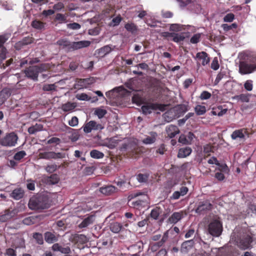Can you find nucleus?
<instances>
[{
  "mask_svg": "<svg viewBox=\"0 0 256 256\" xmlns=\"http://www.w3.org/2000/svg\"><path fill=\"white\" fill-rule=\"evenodd\" d=\"M200 34H194L191 38L190 42L192 44H196L199 42Z\"/></svg>",
  "mask_w": 256,
  "mask_h": 256,
  "instance_id": "69168bd1",
  "label": "nucleus"
},
{
  "mask_svg": "<svg viewBox=\"0 0 256 256\" xmlns=\"http://www.w3.org/2000/svg\"><path fill=\"white\" fill-rule=\"evenodd\" d=\"M234 16L232 14H227L224 18V20L226 22H231L234 19Z\"/></svg>",
  "mask_w": 256,
  "mask_h": 256,
  "instance_id": "6e6d98bb",
  "label": "nucleus"
},
{
  "mask_svg": "<svg viewBox=\"0 0 256 256\" xmlns=\"http://www.w3.org/2000/svg\"><path fill=\"white\" fill-rule=\"evenodd\" d=\"M46 70L44 65H41L40 66H30L28 69L24 70V72L27 77L37 80L39 72Z\"/></svg>",
  "mask_w": 256,
  "mask_h": 256,
  "instance_id": "20e7f679",
  "label": "nucleus"
},
{
  "mask_svg": "<svg viewBox=\"0 0 256 256\" xmlns=\"http://www.w3.org/2000/svg\"><path fill=\"white\" fill-rule=\"evenodd\" d=\"M68 26L72 30H78L80 28V25L76 22L69 24H68Z\"/></svg>",
  "mask_w": 256,
  "mask_h": 256,
  "instance_id": "bf43d9fd",
  "label": "nucleus"
},
{
  "mask_svg": "<svg viewBox=\"0 0 256 256\" xmlns=\"http://www.w3.org/2000/svg\"><path fill=\"white\" fill-rule=\"evenodd\" d=\"M12 216L10 214L8 211H6V213L0 216V220L4 222L6 220L10 218Z\"/></svg>",
  "mask_w": 256,
  "mask_h": 256,
  "instance_id": "864d4df0",
  "label": "nucleus"
},
{
  "mask_svg": "<svg viewBox=\"0 0 256 256\" xmlns=\"http://www.w3.org/2000/svg\"><path fill=\"white\" fill-rule=\"evenodd\" d=\"M56 44L62 46L63 48H66L68 51H72V42L66 39H60L56 42Z\"/></svg>",
  "mask_w": 256,
  "mask_h": 256,
  "instance_id": "412c9836",
  "label": "nucleus"
},
{
  "mask_svg": "<svg viewBox=\"0 0 256 256\" xmlns=\"http://www.w3.org/2000/svg\"><path fill=\"white\" fill-rule=\"evenodd\" d=\"M94 216L92 215L88 216L83 220V221L78 225V227L81 228H86L89 225L92 224L94 222Z\"/></svg>",
  "mask_w": 256,
  "mask_h": 256,
  "instance_id": "5701e85b",
  "label": "nucleus"
},
{
  "mask_svg": "<svg viewBox=\"0 0 256 256\" xmlns=\"http://www.w3.org/2000/svg\"><path fill=\"white\" fill-rule=\"evenodd\" d=\"M12 94V90L9 88H4L0 92V96L4 99H6L10 96Z\"/></svg>",
  "mask_w": 256,
  "mask_h": 256,
  "instance_id": "72a5a7b5",
  "label": "nucleus"
},
{
  "mask_svg": "<svg viewBox=\"0 0 256 256\" xmlns=\"http://www.w3.org/2000/svg\"><path fill=\"white\" fill-rule=\"evenodd\" d=\"M39 156L40 158L43 159H57L64 158L65 157V154H64L61 152L56 153L54 152H46L40 153Z\"/></svg>",
  "mask_w": 256,
  "mask_h": 256,
  "instance_id": "0eeeda50",
  "label": "nucleus"
},
{
  "mask_svg": "<svg viewBox=\"0 0 256 256\" xmlns=\"http://www.w3.org/2000/svg\"><path fill=\"white\" fill-rule=\"evenodd\" d=\"M24 194V191L20 188L14 189L11 194V196L15 200H20Z\"/></svg>",
  "mask_w": 256,
  "mask_h": 256,
  "instance_id": "393cba45",
  "label": "nucleus"
},
{
  "mask_svg": "<svg viewBox=\"0 0 256 256\" xmlns=\"http://www.w3.org/2000/svg\"><path fill=\"white\" fill-rule=\"evenodd\" d=\"M78 118L76 116H73L71 120L69 121L68 124L72 126H74L78 125Z\"/></svg>",
  "mask_w": 256,
  "mask_h": 256,
  "instance_id": "4d7b16f0",
  "label": "nucleus"
},
{
  "mask_svg": "<svg viewBox=\"0 0 256 256\" xmlns=\"http://www.w3.org/2000/svg\"><path fill=\"white\" fill-rule=\"evenodd\" d=\"M116 190V188L112 185L102 187L100 188V192L106 196L110 195L115 192Z\"/></svg>",
  "mask_w": 256,
  "mask_h": 256,
  "instance_id": "f3484780",
  "label": "nucleus"
},
{
  "mask_svg": "<svg viewBox=\"0 0 256 256\" xmlns=\"http://www.w3.org/2000/svg\"><path fill=\"white\" fill-rule=\"evenodd\" d=\"M90 44L91 42L89 40H81L79 42H72V51L87 48L90 46Z\"/></svg>",
  "mask_w": 256,
  "mask_h": 256,
  "instance_id": "9b49d317",
  "label": "nucleus"
},
{
  "mask_svg": "<svg viewBox=\"0 0 256 256\" xmlns=\"http://www.w3.org/2000/svg\"><path fill=\"white\" fill-rule=\"evenodd\" d=\"M162 117L165 122H169L178 118L173 108H170V110L166 112L163 114Z\"/></svg>",
  "mask_w": 256,
  "mask_h": 256,
  "instance_id": "f8f14e48",
  "label": "nucleus"
},
{
  "mask_svg": "<svg viewBox=\"0 0 256 256\" xmlns=\"http://www.w3.org/2000/svg\"><path fill=\"white\" fill-rule=\"evenodd\" d=\"M28 183L26 184L27 188L30 190H34L35 188L34 184L30 180H28Z\"/></svg>",
  "mask_w": 256,
  "mask_h": 256,
  "instance_id": "774afa93",
  "label": "nucleus"
},
{
  "mask_svg": "<svg viewBox=\"0 0 256 256\" xmlns=\"http://www.w3.org/2000/svg\"><path fill=\"white\" fill-rule=\"evenodd\" d=\"M256 70V64H249L245 62H241L239 64V72L242 74L252 73Z\"/></svg>",
  "mask_w": 256,
  "mask_h": 256,
  "instance_id": "423d86ee",
  "label": "nucleus"
},
{
  "mask_svg": "<svg viewBox=\"0 0 256 256\" xmlns=\"http://www.w3.org/2000/svg\"><path fill=\"white\" fill-rule=\"evenodd\" d=\"M76 107L74 103L67 102L62 106V108L64 112H68L73 110Z\"/></svg>",
  "mask_w": 256,
  "mask_h": 256,
  "instance_id": "e433bc0d",
  "label": "nucleus"
},
{
  "mask_svg": "<svg viewBox=\"0 0 256 256\" xmlns=\"http://www.w3.org/2000/svg\"><path fill=\"white\" fill-rule=\"evenodd\" d=\"M196 59L198 65L202 64V65L204 66L208 64L210 62V58L207 54L204 52H198L196 54Z\"/></svg>",
  "mask_w": 256,
  "mask_h": 256,
  "instance_id": "9d476101",
  "label": "nucleus"
},
{
  "mask_svg": "<svg viewBox=\"0 0 256 256\" xmlns=\"http://www.w3.org/2000/svg\"><path fill=\"white\" fill-rule=\"evenodd\" d=\"M56 86L54 84H46L42 87V90L44 91H51L55 90Z\"/></svg>",
  "mask_w": 256,
  "mask_h": 256,
  "instance_id": "de8ad7c7",
  "label": "nucleus"
},
{
  "mask_svg": "<svg viewBox=\"0 0 256 256\" xmlns=\"http://www.w3.org/2000/svg\"><path fill=\"white\" fill-rule=\"evenodd\" d=\"M124 28L128 31L132 33H135L138 30L136 26L132 23H128L126 24Z\"/></svg>",
  "mask_w": 256,
  "mask_h": 256,
  "instance_id": "f704fd0d",
  "label": "nucleus"
},
{
  "mask_svg": "<svg viewBox=\"0 0 256 256\" xmlns=\"http://www.w3.org/2000/svg\"><path fill=\"white\" fill-rule=\"evenodd\" d=\"M178 142L184 144H190L188 140L186 138L184 135H181L179 138Z\"/></svg>",
  "mask_w": 256,
  "mask_h": 256,
  "instance_id": "338daca9",
  "label": "nucleus"
},
{
  "mask_svg": "<svg viewBox=\"0 0 256 256\" xmlns=\"http://www.w3.org/2000/svg\"><path fill=\"white\" fill-rule=\"evenodd\" d=\"M249 94H241L239 96H236L234 97V98L237 99L238 100H240L242 102H249Z\"/></svg>",
  "mask_w": 256,
  "mask_h": 256,
  "instance_id": "58836bf2",
  "label": "nucleus"
},
{
  "mask_svg": "<svg viewBox=\"0 0 256 256\" xmlns=\"http://www.w3.org/2000/svg\"><path fill=\"white\" fill-rule=\"evenodd\" d=\"M44 240L46 242L48 243H53L55 242L58 241V236H55L53 233L47 232L44 233Z\"/></svg>",
  "mask_w": 256,
  "mask_h": 256,
  "instance_id": "b1692460",
  "label": "nucleus"
},
{
  "mask_svg": "<svg viewBox=\"0 0 256 256\" xmlns=\"http://www.w3.org/2000/svg\"><path fill=\"white\" fill-rule=\"evenodd\" d=\"M211 94L210 92L206 91H204L201 94L200 98L202 100H206L209 98Z\"/></svg>",
  "mask_w": 256,
  "mask_h": 256,
  "instance_id": "680f3d73",
  "label": "nucleus"
},
{
  "mask_svg": "<svg viewBox=\"0 0 256 256\" xmlns=\"http://www.w3.org/2000/svg\"><path fill=\"white\" fill-rule=\"evenodd\" d=\"M18 139V136L14 132H11L0 140V144L4 146H12L16 144Z\"/></svg>",
  "mask_w": 256,
  "mask_h": 256,
  "instance_id": "39448f33",
  "label": "nucleus"
},
{
  "mask_svg": "<svg viewBox=\"0 0 256 256\" xmlns=\"http://www.w3.org/2000/svg\"><path fill=\"white\" fill-rule=\"evenodd\" d=\"M76 98L80 100H89L90 98L86 94H77L76 95Z\"/></svg>",
  "mask_w": 256,
  "mask_h": 256,
  "instance_id": "603ef678",
  "label": "nucleus"
},
{
  "mask_svg": "<svg viewBox=\"0 0 256 256\" xmlns=\"http://www.w3.org/2000/svg\"><path fill=\"white\" fill-rule=\"evenodd\" d=\"M252 238L250 236H244L243 237L240 239L238 246L240 249L245 250L250 247V244L252 243Z\"/></svg>",
  "mask_w": 256,
  "mask_h": 256,
  "instance_id": "6e6552de",
  "label": "nucleus"
},
{
  "mask_svg": "<svg viewBox=\"0 0 256 256\" xmlns=\"http://www.w3.org/2000/svg\"><path fill=\"white\" fill-rule=\"evenodd\" d=\"M34 42V38L32 37H26L22 39V40L18 42V44H23L27 45L30 44H32Z\"/></svg>",
  "mask_w": 256,
  "mask_h": 256,
  "instance_id": "79ce46f5",
  "label": "nucleus"
},
{
  "mask_svg": "<svg viewBox=\"0 0 256 256\" xmlns=\"http://www.w3.org/2000/svg\"><path fill=\"white\" fill-rule=\"evenodd\" d=\"M192 152V149L190 148H185L180 149L178 153V158H185L189 156Z\"/></svg>",
  "mask_w": 256,
  "mask_h": 256,
  "instance_id": "c756f323",
  "label": "nucleus"
},
{
  "mask_svg": "<svg viewBox=\"0 0 256 256\" xmlns=\"http://www.w3.org/2000/svg\"><path fill=\"white\" fill-rule=\"evenodd\" d=\"M59 178L56 174H52L50 176L45 178V182L48 184H54L59 182Z\"/></svg>",
  "mask_w": 256,
  "mask_h": 256,
  "instance_id": "a878e982",
  "label": "nucleus"
},
{
  "mask_svg": "<svg viewBox=\"0 0 256 256\" xmlns=\"http://www.w3.org/2000/svg\"><path fill=\"white\" fill-rule=\"evenodd\" d=\"M90 156L94 158H100L104 157V154L97 150H92L90 152Z\"/></svg>",
  "mask_w": 256,
  "mask_h": 256,
  "instance_id": "37998d69",
  "label": "nucleus"
},
{
  "mask_svg": "<svg viewBox=\"0 0 256 256\" xmlns=\"http://www.w3.org/2000/svg\"><path fill=\"white\" fill-rule=\"evenodd\" d=\"M122 20V18L119 15L114 18L112 22L108 24L110 26H118Z\"/></svg>",
  "mask_w": 256,
  "mask_h": 256,
  "instance_id": "ea45409f",
  "label": "nucleus"
},
{
  "mask_svg": "<svg viewBox=\"0 0 256 256\" xmlns=\"http://www.w3.org/2000/svg\"><path fill=\"white\" fill-rule=\"evenodd\" d=\"M26 155L24 151L22 150L16 152L14 156V159L17 160H20L22 158Z\"/></svg>",
  "mask_w": 256,
  "mask_h": 256,
  "instance_id": "09e8293b",
  "label": "nucleus"
},
{
  "mask_svg": "<svg viewBox=\"0 0 256 256\" xmlns=\"http://www.w3.org/2000/svg\"><path fill=\"white\" fill-rule=\"evenodd\" d=\"M45 24L38 20H35L32 22V26L37 30H41L44 28Z\"/></svg>",
  "mask_w": 256,
  "mask_h": 256,
  "instance_id": "2f4dec72",
  "label": "nucleus"
},
{
  "mask_svg": "<svg viewBox=\"0 0 256 256\" xmlns=\"http://www.w3.org/2000/svg\"><path fill=\"white\" fill-rule=\"evenodd\" d=\"M188 105L186 104H180L178 105L173 108L174 110L178 117H180L182 114L188 110Z\"/></svg>",
  "mask_w": 256,
  "mask_h": 256,
  "instance_id": "4be33fe9",
  "label": "nucleus"
},
{
  "mask_svg": "<svg viewBox=\"0 0 256 256\" xmlns=\"http://www.w3.org/2000/svg\"><path fill=\"white\" fill-rule=\"evenodd\" d=\"M112 50V48H111V47L108 45L104 46V47L98 50L97 52L100 56L104 57L106 54L110 53Z\"/></svg>",
  "mask_w": 256,
  "mask_h": 256,
  "instance_id": "c85d7f7f",
  "label": "nucleus"
},
{
  "mask_svg": "<svg viewBox=\"0 0 256 256\" xmlns=\"http://www.w3.org/2000/svg\"><path fill=\"white\" fill-rule=\"evenodd\" d=\"M212 207V205L208 201L200 202L196 212L200 213L204 210H210Z\"/></svg>",
  "mask_w": 256,
  "mask_h": 256,
  "instance_id": "2eb2a0df",
  "label": "nucleus"
},
{
  "mask_svg": "<svg viewBox=\"0 0 256 256\" xmlns=\"http://www.w3.org/2000/svg\"><path fill=\"white\" fill-rule=\"evenodd\" d=\"M195 112L198 115H202L206 112V108L204 106L198 105L195 107Z\"/></svg>",
  "mask_w": 256,
  "mask_h": 256,
  "instance_id": "a19ab883",
  "label": "nucleus"
},
{
  "mask_svg": "<svg viewBox=\"0 0 256 256\" xmlns=\"http://www.w3.org/2000/svg\"><path fill=\"white\" fill-rule=\"evenodd\" d=\"M188 191V188L186 186H182L180 191L175 192L173 194L172 198L174 199H178L180 196H183L185 195Z\"/></svg>",
  "mask_w": 256,
  "mask_h": 256,
  "instance_id": "cd10ccee",
  "label": "nucleus"
},
{
  "mask_svg": "<svg viewBox=\"0 0 256 256\" xmlns=\"http://www.w3.org/2000/svg\"><path fill=\"white\" fill-rule=\"evenodd\" d=\"M168 106L166 104H158L156 103H148L142 107V112L145 114H150L152 110H157L164 112L166 110V108Z\"/></svg>",
  "mask_w": 256,
  "mask_h": 256,
  "instance_id": "7ed1b4c3",
  "label": "nucleus"
},
{
  "mask_svg": "<svg viewBox=\"0 0 256 256\" xmlns=\"http://www.w3.org/2000/svg\"><path fill=\"white\" fill-rule=\"evenodd\" d=\"M56 170V164H51L46 166V172L50 173H52L55 172Z\"/></svg>",
  "mask_w": 256,
  "mask_h": 256,
  "instance_id": "5fc2aeb1",
  "label": "nucleus"
},
{
  "mask_svg": "<svg viewBox=\"0 0 256 256\" xmlns=\"http://www.w3.org/2000/svg\"><path fill=\"white\" fill-rule=\"evenodd\" d=\"M208 231L212 236H219L222 232V224L218 220H213L208 224Z\"/></svg>",
  "mask_w": 256,
  "mask_h": 256,
  "instance_id": "f03ea898",
  "label": "nucleus"
},
{
  "mask_svg": "<svg viewBox=\"0 0 256 256\" xmlns=\"http://www.w3.org/2000/svg\"><path fill=\"white\" fill-rule=\"evenodd\" d=\"M168 232H164V234L163 235V236L161 240L158 242L154 243V244H152L151 246V250L152 252H156L157 250L162 246H163V244H164V242L168 240Z\"/></svg>",
  "mask_w": 256,
  "mask_h": 256,
  "instance_id": "4468645a",
  "label": "nucleus"
},
{
  "mask_svg": "<svg viewBox=\"0 0 256 256\" xmlns=\"http://www.w3.org/2000/svg\"><path fill=\"white\" fill-rule=\"evenodd\" d=\"M236 26L237 25L236 24H232L230 26H228L227 24H223L222 25V27L223 28L224 30L226 31L232 29V28H236Z\"/></svg>",
  "mask_w": 256,
  "mask_h": 256,
  "instance_id": "e2e57ef3",
  "label": "nucleus"
},
{
  "mask_svg": "<svg viewBox=\"0 0 256 256\" xmlns=\"http://www.w3.org/2000/svg\"><path fill=\"white\" fill-rule=\"evenodd\" d=\"M103 127L100 124H97L94 121H90L84 128V131L86 133L90 132L92 130H102Z\"/></svg>",
  "mask_w": 256,
  "mask_h": 256,
  "instance_id": "1a4fd4ad",
  "label": "nucleus"
},
{
  "mask_svg": "<svg viewBox=\"0 0 256 256\" xmlns=\"http://www.w3.org/2000/svg\"><path fill=\"white\" fill-rule=\"evenodd\" d=\"M172 38V40L176 42L182 41L185 38L184 36L175 33H174V36Z\"/></svg>",
  "mask_w": 256,
  "mask_h": 256,
  "instance_id": "8fccbe9b",
  "label": "nucleus"
},
{
  "mask_svg": "<svg viewBox=\"0 0 256 256\" xmlns=\"http://www.w3.org/2000/svg\"><path fill=\"white\" fill-rule=\"evenodd\" d=\"M7 34L0 36V48L2 47L4 43L8 40Z\"/></svg>",
  "mask_w": 256,
  "mask_h": 256,
  "instance_id": "052dcab7",
  "label": "nucleus"
},
{
  "mask_svg": "<svg viewBox=\"0 0 256 256\" xmlns=\"http://www.w3.org/2000/svg\"><path fill=\"white\" fill-rule=\"evenodd\" d=\"M138 180L140 182H145L147 180V176L142 174H140L137 176Z\"/></svg>",
  "mask_w": 256,
  "mask_h": 256,
  "instance_id": "0e129e2a",
  "label": "nucleus"
},
{
  "mask_svg": "<svg viewBox=\"0 0 256 256\" xmlns=\"http://www.w3.org/2000/svg\"><path fill=\"white\" fill-rule=\"evenodd\" d=\"M42 129V126L41 124H36L30 126L28 128V132L30 134H34L36 132L41 130Z\"/></svg>",
  "mask_w": 256,
  "mask_h": 256,
  "instance_id": "473e14b6",
  "label": "nucleus"
},
{
  "mask_svg": "<svg viewBox=\"0 0 256 256\" xmlns=\"http://www.w3.org/2000/svg\"><path fill=\"white\" fill-rule=\"evenodd\" d=\"M170 30L174 32H180L182 30V26L178 24H172L170 26Z\"/></svg>",
  "mask_w": 256,
  "mask_h": 256,
  "instance_id": "3c124183",
  "label": "nucleus"
},
{
  "mask_svg": "<svg viewBox=\"0 0 256 256\" xmlns=\"http://www.w3.org/2000/svg\"><path fill=\"white\" fill-rule=\"evenodd\" d=\"M146 200L145 198L141 200H138L136 201H132L131 198L129 200H128V204L130 206H141L142 204L144 202V200Z\"/></svg>",
  "mask_w": 256,
  "mask_h": 256,
  "instance_id": "c03bdc74",
  "label": "nucleus"
},
{
  "mask_svg": "<svg viewBox=\"0 0 256 256\" xmlns=\"http://www.w3.org/2000/svg\"><path fill=\"white\" fill-rule=\"evenodd\" d=\"M231 136L233 140H236L238 138H243L244 137V135L242 132V130H235L232 132Z\"/></svg>",
  "mask_w": 256,
  "mask_h": 256,
  "instance_id": "4c0bfd02",
  "label": "nucleus"
},
{
  "mask_svg": "<svg viewBox=\"0 0 256 256\" xmlns=\"http://www.w3.org/2000/svg\"><path fill=\"white\" fill-rule=\"evenodd\" d=\"M110 228L112 232L118 233L120 230L122 225L118 222H114L110 224Z\"/></svg>",
  "mask_w": 256,
  "mask_h": 256,
  "instance_id": "c9c22d12",
  "label": "nucleus"
},
{
  "mask_svg": "<svg viewBox=\"0 0 256 256\" xmlns=\"http://www.w3.org/2000/svg\"><path fill=\"white\" fill-rule=\"evenodd\" d=\"M194 242L192 240L185 241L182 244L180 251L183 253L188 252L194 246Z\"/></svg>",
  "mask_w": 256,
  "mask_h": 256,
  "instance_id": "dca6fc26",
  "label": "nucleus"
},
{
  "mask_svg": "<svg viewBox=\"0 0 256 256\" xmlns=\"http://www.w3.org/2000/svg\"><path fill=\"white\" fill-rule=\"evenodd\" d=\"M30 208L34 210H43L49 207L48 199L44 196L32 198L28 202Z\"/></svg>",
  "mask_w": 256,
  "mask_h": 256,
  "instance_id": "f257e3e1",
  "label": "nucleus"
},
{
  "mask_svg": "<svg viewBox=\"0 0 256 256\" xmlns=\"http://www.w3.org/2000/svg\"><path fill=\"white\" fill-rule=\"evenodd\" d=\"M244 88L248 91H251L252 90V84L251 80H247L244 84Z\"/></svg>",
  "mask_w": 256,
  "mask_h": 256,
  "instance_id": "13d9d810",
  "label": "nucleus"
},
{
  "mask_svg": "<svg viewBox=\"0 0 256 256\" xmlns=\"http://www.w3.org/2000/svg\"><path fill=\"white\" fill-rule=\"evenodd\" d=\"M157 136L158 134L156 132H150V136H147L146 138L143 139L142 142L144 144H153L156 142Z\"/></svg>",
  "mask_w": 256,
  "mask_h": 256,
  "instance_id": "aec40b11",
  "label": "nucleus"
},
{
  "mask_svg": "<svg viewBox=\"0 0 256 256\" xmlns=\"http://www.w3.org/2000/svg\"><path fill=\"white\" fill-rule=\"evenodd\" d=\"M106 112H107L106 110L97 108L94 112V114L96 115L98 118H101L104 116Z\"/></svg>",
  "mask_w": 256,
  "mask_h": 256,
  "instance_id": "49530a36",
  "label": "nucleus"
},
{
  "mask_svg": "<svg viewBox=\"0 0 256 256\" xmlns=\"http://www.w3.org/2000/svg\"><path fill=\"white\" fill-rule=\"evenodd\" d=\"M162 212V210L160 207H156L153 209L150 213V216L154 220H157L159 215Z\"/></svg>",
  "mask_w": 256,
  "mask_h": 256,
  "instance_id": "7c9ffc66",
  "label": "nucleus"
},
{
  "mask_svg": "<svg viewBox=\"0 0 256 256\" xmlns=\"http://www.w3.org/2000/svg\"><path fill=\"white\" fill-rule=\"evenodd\" d=\"M52 248L54 252H60L64 254H70L71 252L70 248L68 246H62L58 243L54 244Z\"/></svg>",
  "mask_w": 256,
  "mask_h": 256,
  "instance_id": "ddd939ff",
  "label": "nucleus"
},
{
  "mask_svg": "<svg viewBox=\"0 0 256 256\" xmlns=\"http://www.w3.org/2000/svg\"><path fill=\"white\" fill-rule=\"evenodd\" d=\"M71 239L72 242L76 243H86L88 242V239L86 236L82 234H74V235H72Z\"/></svg>",
  "mask_w": 256,
  "mask_h": 256,
  "instance_id": "6ab92c4d",
  "label": "nucleus"
},
{
  "mask_svg": "<svg viewBox=\"0 0 256 256\" xmlns=\"http://www.w3.org/2000/svg\"><path fill=\"white\" fill-rule=\"evenodd\" d=\"M182 216V212H174L168 218V221L172 224H176L179 221Z\"/></svg>",
  "mask_w": 256,
  "mask_h": 256,
  "instance_id": "bb28decb",
  "label": "nucleus"
},
{
  "mask_svg": "<svg viewBox=\"0 0 256 256\" xmlns=\"http://www.w3.org/2000/svg\"><path fill=\"white\" fill-rule=\"evenodd\" d=\"M34 238L36 240L39 244H42L44 243L43 237L41 234L36 232L33 234Z\"/></svg>",
  "mask_w": 256,
  "mask_h": 256,
  "instance_id": "a18cd8bd",
  "label": "nucleus"
},
{
  "mask_svg": "<svg viewBox=\"0 0 256 256\" xmlns=\"http://www.w3.org/2000/svg\"><path fill=\"white\" fill-rule=\"evenodd\" d=\"M166 133L170 138H172L180 133V130L176 126L170 125L166 129Z\"/></svg>",
  "mask_w": 256,
  "mask_h": 256,
  "instance_id": "a211bd4d",
  "label": "nucleus"
}]
</instances>
